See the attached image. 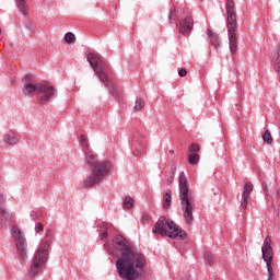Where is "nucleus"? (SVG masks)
<instances>
[{
	"label": "nucleus",
	"mask_w": 280,
	"mask_h": 280,
	"mask_svg": "<svg viewBox=\"0 0 280 280\" xmlns=\"http://www.w3.org/2000/svg\"><path fill=\"white\" fill-rule=\"evenodd\" d=\"M174 176H176V168H174L173 172L170 173L167 185H172L174 183Z\"/></svg>",
	"instance_id": "nucleus-31"
},
{
	"label": "nucleus",
	"mask_w": 280,
	"mask_h": 280,
	"mask_svg": "<svg viewBox=\"0 0 280 280\" xmlns=\"http://www.w3.org/2000/svg\"><path fill=\"white\" fill-rule=\"evenodd\" d=\"M197 152H200V147L196 143H192L190 147H189V153L190 154H197Z\"/></svg>",
	"instance_id": "nucleus-29"
},
{
	"label": "nucleus",
	"mask_w": 280,
	"mask_h": 280,
	"mask_svg": "<svg viewBox=\"0 0 280 280\" xmlns=\"http://www.w3.org/2000/svg\"><path fill=\"white\" fill-rule=\"evenodd\" d=\"M205 261L208 264V266H213V255L207 252L205 255Z\"/></svg>",
	"instance_id": "nucleus-28"
},
{
	"label": "nucleus",
	"mask_w": 280,
	"mask_h": 280,
	"mask_svg": "<svg viewBox=\"0 0 280 280\" xmlns=\"http://www.w3.org/2000/svg\"><path fill=\"white\" fill-rule=\"evenodd\" d=\"M226 10V30L229 38V47L231 54L235 56L237 54V14L235 13V2L233 0H228L225 4Z\"/></svg>",
	"instance_id": "nucleus-4"
},
{
	"label": "nucleus",
	"mask_w": 280,
	"mask_h": 280,
	"mask_svg": "<svg viewBox=\"0 0 280 280\" xmlns=\"http://www.w3.org/2000/svg\"><path fill=\"white\" fill-rule=\"evenodd\" d=\"M39 215H40V212H36V211H31V213H30V218L33 222H36V220H38Z\"/></svg>",
	"instance_id": "nucleus-32"
},
{
	"label": "nucleus",
	"mask_w": 280,
	"mask_h": 280,
	"mask_svg": "<svg viewBox=\"0 0 280 280\" xmlns=\"http://www.w3.org/2000/svg\"><path fill=\"white\" fill-rule=\"evenodd\" d=\"M47 250H49V242H44L42 246L35 252L28 272V277L31 279H34V277L40 272V269L45 265Z\"/></svg>",
	"instance_id": "nucleus-7"
},
{
	"label": "nucleus",
	"mask_w": 280,
	"mask_h": 280,
	"mask_svg": "<svg viewBox=\"0 0 280 280\" xmlns=\"http://www.w3.org/2000/svg\"><path fill=\"white\" fill-rule=\"evenodd\" d=\"M184 14L185 18L182 19L179 24H177V27L182 36H189V34H191V30H194V18H191V13H189V11H185Z\"/></svg>",
	"instance_id": "nucleus-10"
},
{
	"label": "nucleus",
	"mask_w": 280,
	"mask_h": 280,
	"mask_svg": "<svg viewBox=\"0 0 280 280\" xmlns=\"http://www.w3.org/2000/svg\"><path fill=\"white\" fill-rule=\"evenodd\" d=\"M178 189L182 215L186 224H188V226H191V224H194V209H196V197L191 194V191H189V186L187 185V177L185 176V172H182L179 174Z\"/></svg>",
	"instance_id": "nucleus-3"
},
{
	"label": "nucleus",
	"mask_w": 280,
	"mask_h": 280,
	"mask_svg": "<svg viewBox=\"0 0 280 280\" xmlns=\"http://www.w3.org/2000/svg\"><path fill=\"white\" fill-rule=\"evenodd\" d=\"M104 247L106 248V250H108V253H110V255H115V250H113V249L110 248V244H109V243H105V244H104Z\"/></svg>",
	"instance_id": "nucleus-34"
},
{
	"label": "nucleus",
	"mask_w": 280,
	"mask_h": 280,
	"mask_svg": "<svg viewBox=\"0 0 280 280\" xmlns=\"http://www.w3.org/2000/svg\"><path fill=\"white\" fill-rule=\"evenodd\" d=\"M4 143H8L9 145H16V143H19V139H16L15 137H12L10 135H5Z\"/></svg>",
	"instance_id": "nucleus-22"
},
{
	"label": "nucleus",
	"mask_w": 280,
	"mask_h": 280,
	"mask_svg": "<svg viewBox=\"0 0 280 280\" xmlns=\"http://www.w3.org/2000/svg\"><path fill=\"white\" fill-rule=\"evenodd\" d=\"M40 89V83H32V82H27L24 84V90L23 93L24 95H32V93H38Z\"/></svg>",
	"instance_id": "nucleus-14"
},
{
	"label": "nucleus",
	"mask_w": 280,
	"mask_h": 280,
	"mask_svg": "<svg viewBox=\"0 0 280 280\" xmlns=\"http://www.w3.org/2000/svg\"><path fill=\"white\" fill-rule=\"evenodd\" d=\"M85 165L92 173L84 179V187H95V185L102 183L103 178L110 174L113 167L109 161H98L91 152L85 154Z\"/></svg>",
	"instance_id": "nucleus-2"
},
{
	"label": "nucleus",
	"mask_w": 280,
	"mask_h": 280,
	"mask_svg": "<svg viewBox=\"0 0 280 280\" xmlns=\"http://www.w3.org/2000/svg\"><path fill=\"white\" fill-rule=\"evenodd\" d=\"M208 38L212 47H220V37L218 36V34H215L211 30H208Z\"/></svg>",
	"instance_id": "nucleus-15"
},
{
	"label": "nucleus",
	"mask_w": 280,
	"mask_h": 280,
	"mask_svg": "<svg viewBox=\"0 0 280 280\" xmlns=\"http://www.w3.org/2000/svg\"><path fill=\"white\" fill-rule=\"evenodd\" d=\"M145 106V103L141 98H136L133 110H141Z\"/></svg>",
	"instance_id": "nucleus-25"
},
{
	"label": "nucleus",
	"mask_w": 280,
	"mask_h": 280,
	"mask_svg": "<svg viewBox=\"0 0 280 280\" xmlns=\"http://www.w3.org/2000/svg\"><path fill=\"white\" fill-rule=\"evenodd\" d=\"M261 255H262V259L267 266L268 280H272V277H275V271L272 269L275 252L272 250V238H270V236H267L264 240V243L261 246Z\"/></svg>",
	"instance_id": "nucleus-8"
},
{
	"label": "nucleus",
	"mask_w": 280,
	"mask_h": 280,
	"mask_svg": "<svg viewBox=\"0 0 280 280\" xmlns=\"http://www.w3.org/2000/svg\"><path fill=\"white\" fill-rule=\"evenodd\" d=\"M153 233L171 237L172 240H185L187 233L180 226L176 225L174 221H170L165 217H160L154 225Z\"/></svg>",
	"instance_id": "nucleus-5"
},
{
	"label": "nucleus",
	"mask_w": 280,
	"mask_h": 280,
	"mask_svg": "<svg viewBox=\"0 0 280 280\" xmlns=\"http://www.w3.org/2000/svg\"><path fill=\"white\" fill-rule=\"evenodd\" d=\"M172 205V189H167L163 196V209H170Z\"/></svg>",
	"instance_id": "nucleus-16"
},
{
	"label": "nucleus",
	"mask_w": 280,
	"mask_h": 280,
	"mask_svg": "<svg viewBox=\"0 0 280 280\" xmlns=\"http://www.w3.org/2000/svg\"><path fill=\"white\" fill-rule=\"evenodd\" d=\"M115 250H121L120 257L116 261V268L119 277L124 280L139 279V271L145 268L147 262L143 255L130 245L122 235H116L113 238Z\"/></svg>",
	"instance_id": "nucleus-1"
},
{
	"label": "nucleus",
	"mask_w": 280,
	"mask_h": 280,
	"mask_svg": "<svg viewBox=\"0 0 280 280\" xmlns=\"http://www.w3.org/2000/svg\"><path fill=\"white\" fill-rule=\"evenodd\" d=\"M170 154H174V150H170Z\"/></svg>",
	"instance_id": "nucleus-38"
},
{
	"label": "nucleus",
	"mask_w": 280,
	"mask_h": 280,
	"mask_svg": "<svg viewBox=\"0 0 280 280\" xmlns=\"http://www.w3.org/2000/svg\"><path fill=\"white\" fill-rule=\"evenodd\" d=\"M278 205H279V207H280V196H279V199H278Z\"/></svg>",
	"instance_id": "nucleus-39"
},
{
	"label": "nucleus",
	"mask_w": 280,
	"mask_h": 280,
	"mask_svg": "<svg viewBox=\"0 0 280 280\" xmlns=\"http://www.w3.org/2000/svg\"><path fill=\"white\" fill-rule=\"evenodd\" d=\"M262 141L265 143H268V145H271L272 144V135H270V131L269 130H266L264 136H262Z\"/></svg>",
	"instance_id": "nucleus-23"
},
{
	"label": "nucleus",
	"mask_w": 280,
	"mask_h": 280,
	"mask_svg": "<svg viewBox=\"0 0 280 280\" xmlns=\"http://www.w3.org/2000/svg\"><path fill=\"white\" fill-rule=\"evenodd\" d=\"M113 229L110 223H102L100 232L102 233V240H108V232Z\"/></svg>",
	"instance_id": "nucleus-17"
},
{
	"label": "nucleus",
	"mask_w": 280,
	"mask_h": 280,
	"mask_svg": "<svg viewBox=\"0 0 280 280\" xmlns=\"http://www.w3.org/2000/svg\"><path fill=\"white\" fill-rule=\"evenodd\" d=\"M178 75H179V78H185V75H187V70L185 68H182L178 71Z\"/></svg>",
	"instance_id": "nucleus-35"
},
{
	"label": "nucleus",
	"mask_w": 280,
	"mask_h": 280,
	"mask_svg": "<svg viewBox=\"0 0 280 280\" xmlns=\"http://www.w3.org/2000/svg\"><path fill=\"white\" fill-rule=\"evenodd\" d=\"M132 147L135 148L133 154L135 156H141V154L145 153L148 148V141L144 136H137L133 138Z\"/></svg>",
	"instance_id": "nucleus-12"
},
{
	"label": "nucleus",
	"mask_w": 280,
	"mask_h": 280,
	"mask_svg": "<svg viewBox=\"0 0 280 280\" xmlns=\"http://www.w3.org/2000/svg\"><path fill=\"white\" fill-rule=\"evenodd\" d=\"M248 200H250L249 197L241 198V209H243V211H246V209H248Z\"/></svg>",
	"instance_id": "nucleus-27"
},
{
	"label": "nucleus",
	"mask_w": 280,
	"mask_h": 280,
	"mask_svg": "<svg viewBox=\"0 0 280 280\" xmlns=\"http://www.w3.org/2000/svg\"><path fill=\"white\" fill-rule=\"evenodd\" d=\"M188 163L190 165H198V163H200V155H198V153L188 154Z\"/></svg>",
	"instance_id": "nucleus-21"
},
{
	"label": "nucleus",
	"mask_w": 280,
	"mask_h": 280,
	"mask_svg": "<svg viewBox=\"0 0 280 280\" xmlns=\"http://www.w3.org/2000/svg\"><path fill=\"white\" fill-rule=\"evenodd\" d=\"M250 194H253V183L246 182L243 187L242 197L250 198Z\"/></svg>",
	"instance_id": "nucleus-19"
},
{
	"label": "nucleus",
	"mask_w": 280,
	"mask_h": 280,
	"mask_svg": "<svg viewBox=\"0 0 280 280\" xmlns=\"http://www.w3.org/2000/svg\"><path fill=\"white\" fill-rule=\"evenodd\" d=\"M66 43H73L75 40V35L73 33H67L65 35Z\"/></svg>",
	"instance_id": "nucleus-30"
},
{
	"label": "nucleus",
	"mask_w": 280,
	"mask_h": 280,
	"mask_svg": "<svg viewBox=\"0 0 280 280\" xmlns=\"http://www.w3.org/2000/svg\"><path fill=\"white\" fill-rule=\"evenodd\" d=\"M16 1H18V10H20L24 16H27V2H25V0H16Z\"/></svg>",
	"instance_id": "nucleus-20"
},
{
	"label": "nucleus",
	"mask_w": 280,
	"mask_h": 280,
	"mask_svg": "<svg viewBox=\"0 0 280 280\" xmlns=\"http://www.w3.org/2000/svg\"><path fill=\"white\" fill-rule=\"evenodd\" d=\"M88 62H90V66L94 70V73L97 75L98 80L105 84V86H108L109 93L113 94L114 97H117V89H115L113 85H110V80H108V74L104 71V66L102 65V60L100 59V56L95 52H90L86 56Z\"/></svg>",
	"instance_id": "nucleus-6"
},
{
	"label": "nucleus",
	"mask_w": 280,
	"mask_h": 280,
	"mask_svg": "<svg viewBox=\"0 0 280 280\" xmlns=\"http://www.w3.org/2000/svg\"><path fill=\"white\" fill-rule=\"evenodd\" d=\"M44 230L45 228L43 226L42 222L35 224V233H43Z\"/></svg>",
	"instance_id": "nucleus-33"
},
{
	"label": "nucleus",
	"mask_w": 280,
	"mask_h": 280,
	"mask_svg": "<svg viewBox=\"0 0 280 280\" xmlns=\"http://www.w3.org/2000/svg\"><path fill=\"white\" fill-rule=\"evenodd\" d=\"M25 27H26V30L32 31V22L26 21V22H25Z\"/></svg>",
	"instance_id": "nucleus-37"
},
{
	"label": "nucleus",
	"mask_w": 280,
	"mask_h": 280,
	"mask_svg": "<svg viewBox=\"0 0 280 280\" xmlns=\"http://www.w3.org/2000/svg\"><path fill=\"white\" fill-rule=\"evenodd\" d=\"M135 205V200L132 199V197H126L124 200V207H126V209H132V206Z\"/></svg>",
	"instance_id": "nucleus-26"
},
{
	"label": "nucleus",
	"mask_w": 280,
	"mask_h": 280,
	"mask_svg": "<svg viewBox=\"0 0 280 280\" xmlns=\"http://www.w3.org/2000/svg\"><path fill=\"white\" fill-rule=\"evenodd\" d=\"M38 94L40 104H47L56 95V89L47 83H40Z\"/></svg>",
	"instance_id": "nucleus-11"
},
{
	"label": "nucleus",
	"mask_w": 280,
	"mask_h": 280,
	"mask_svg": "<svg viewBox=\"0 0 280 280\" xmlns=\"http://www.w3.org/2000/svg\"><path fill=\"white\" fill-rule=\"evenodd\" d=\"M11 234L21 259L25 261V259H27V240L25 238L23 231L14 225L11 230Z\"/></svg>",
	"instance_id": "nucleus-9"
},
{
	"label": "nucleus",
	"mask_w": 280,
	"mask_h": 280,
	"mask_svg": "<svg viewBox=\"0 0 280 280\" xmlns=\"http://www.w3.org/2000/svg\"><path fill=\"white\" fill-rule=\"evenodd\" d=\"M178 15H179L178 9L176 8L172 9L168 14V21H176L178 19Z\"/></svg>",
	"instance_id": "nucleus-24"
},
{
	"label": "nucleus",
	"mask_w": 280,
	"mask_h": 280,
	"mask_svg": "<svg viewBox=\"0 0 280 280\" xmlns=\"http://www.w3.org/2000/svg\"><path fill=\"white\" fill-rule=\"evenodd\" d=\"M272 58H273L276 71L280 73V46L277 47L276 51L272 55Z\"/></svg>",
	"instance_id": "nucleus-18"
},
{
	"label": "nucleus",
	"mask_w": 280,
	"mask_h": 280,
	"mask_svg": "<svg viewBox=\"0 0 280 280\" xmlns=\"http://www.w3.org/2000/svg\"><path fill=\"white\" fill-rule=\"evenodd\" d=\"M12 222V213L7 212L3 206H0V229L8 228V224Z\"/></svg>",
	"instance_id": "nucleus-13"
},
{
	"label": "nucleus",
	"mask_w": 280,
	"mask_h": 280,
	"mask_svg": "<svg viewBox=\"0 0 280 280\" xmlns=\"http://www.w3.org/2000/svg\"><path fill=\"white\" fill-rule=\"evenodd\" d=\"M80 142H81L83 145H88V144H86V137H84V135H81V136H80Z\"/></svg>",
	"instance_id": "nucleus-36"
}]
</instances>
